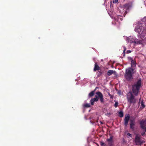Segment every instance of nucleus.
<instances>
[{"mask_svg": "<svg viewBox=\"0 0 146 146\" xmlns=\"http://www.w3.org/2000/svg\"><path fill=\"white\" fill-rule=\"evenodd\" d=\"M141 85V80H139L136 84L132 86V93L129 92L127 96V100L131 104H135L136 102V100L133 94L135 96L138 95L139 91Z\"/></svg>", "mask_w": 146, "mask_h": 146, "instance_id": "nucleus-1", "label": "nucleus"}, {"mask_svg": "<svg viewBox=\"0 0 146 146\" xmlns=\"http://www.w3.org/2000/svg\"><path fill=\"white\" fill-rule=\"evenodd\" d=\"M134 70L131 68H129L126 70L124 74L125 78L126 80L130 82L133 79V74L134 73Z\"/></svg>", "mask_w": 146, "mask_h": 146, "instance_id": "nucleus-2", "label": "nucleus"}, {"mask_svg": "<svg viewBox=\"0 0 146 146\" xmlns=\"http://www.w3.org/2000/svg\"><path fill=\"white\" fill-rule=\"evenodd\" d=\"M96 94L97 95L95 96V98H98L99 99L101 103H104V99L102 93L100 92H97L96 93Z\"/></svg>", "mask_w": 146, "mask_h": 146, "instance_id": "nucleus-3", "label": "nucleus"}, {"mask_svg": "<svg viewBox=\"0 0 146 146\" xmlns=\"http://www.w3.org/2000/svg\"><path fill=\"white\" fill-rule=\"evenodd\" d=\"M113 136L111 135L110 136L109 138L106 139V141L108 142V146H113Z\"/></svg>", "mask_w": 146, "mask_h": 146, "instance_id": "nucleus-4", "label": "nucleus"}, {"mask_svg": "<svg viewBox=\"0 0 146 146\" xmlns=\"http://www.w3.org/2000/svg\"><path fill=\"white\" fill-rule=\"evenodd\" d=\"M135 142L137 145H141L143 143L141 140L140 137L137 135L135 137Z\"/></svg>", "mask_w": 146, "mask_h": 146, "instance_id": "nucleus-5", "label": "nucleus"}, {"mask_svg": "<svg viewBox=\"0 0 146 146\" xmlns=\"http://www.w3.org/2000/svg\"><path fill=\"white\" fill-rule=\"evenodd\" d=\"M130 116L129 114H126L125 115L124 119V124L125 126H127L128 124V121L130 119Z\"/></svg>", "mask_w": 146, "mask_h": 146, "instance_id": "nucleus-6", "label": "nucleus"}, {"mask_svg": "<svg viewBox=\"0 0 146 146\" xmlns=\"http://www.w3.org/2000/svg\"><path fill=\"white\" fill-rule=\"evenodd\" d=\"M140 125L141 128L144 129L146 127V120H141L140 122Z\"/></svg>", "mask_w": 146, "mask_h": 146, "instance_id": "nucleus-7", "label": "nucleus"}, {"mask_svg": "<svg viewBox=\"0 0 146 146\" xmlns=\"http://www.w3.org/2000/svg\"><path fill=\"white\" fill-rule=\"evenodd\" d=\"M113 74L115 75H117L116 72L115 71L112 70H108L107 72V74L108 76H110Z\"/></svg>", "mask_w": 146, "mask_h": 146, "instance_id": "nucleus-8", "label": "nucleus"}, {"mask_svg": "<svg viewBox=\"0 0 146 146\" xmlns=\"http://www.w3.org/2000/svg\"><path fill=\"white\" fill-rule=\"evenodd\" d=\"M100 68L98 65L97 62H95L94 64V68L93 70L94 72H96L97 70H100Z\"/></svg>", "mask_w": 146, "mask_h": 146, "instance_id": "nucleus-9", "label": "nucleus"}, {"mask_svg": "<svg viewBox=\"0 0 146 146\" xmlns=\"http://www.w3.org/2000/svg\"><path fill=\"white\" fill-rule=\"evenodd\" d=\"M99 100L98 98H92L90 100V102L91 105H93L94 104V102H97Z\"/></svg>", "mask_w": 146, "mask_h": 146, "instance_id": "nucleus-10", "label": "nucleus"}, {"mask_svg": "<svg viewBox=\"0 0 146 146\" xmlns=\"http://www.w3.org/2000/svg\"><path fill=\"white\" fill-rule=\"evenodd\" d=\"M132 6V4L131 3H128L125 4L124 5V7L126 8L127 10L129 8H131Z\"/></svg>", "mask_w": 146, "mask_h": 146, "instance_id": "nucleus-11", "label": "nucleus"}, {"mask_svg": "<svg viewBox=\"0 0 146 146\" xmlns=\"http://www.w3.org/2000/svg\"><path fill=\"white\" fill-rule=\"evenodd\" d=\"M141 106L140 108L142 109H143L145 107V102L144 101L142 100L141 103Z\"/></svg>", "mask_w": 146, "mask_h": 146, "instance_id": "nucleus-12", "label": "nucleus"}, {"mask_svg": "<svg viewBox=\"0 0 146 146\" xmlns=\"http://www.w3.org/2000/svg\"><path fill=\"white\" fill-rule=\"evenodd\" d=\"M95 90L96 89H95V90H94L92 91L91 92H90L88 95L90 97H91L93 96L94 95V92Z\"/></svg>", "mask_w": 146, "mask_h": 146, "instance_id": "nucleus-13", "label": "nucleus"}, {"mask_svg": "<svg viewBox=\"0 0 146 146\" xmlns=\"http://www.w3.org/2000/svg\"><path fill=\"white\" fill-rule=\"evenodd\" d=\"M135 125V124L134 123H130V128L132 129H134Z\"/></svg>", "mask_w": 146, "mask_h": 146, "instance_id": "nucleus-14", "label": "nucleus"}, {"mask_svg": "<svg viewBox=\"0 0 146 146\" xmlns=\"http://www.w3.org/2000/svg\"><path fill=\"white\" fill-rule=\"evenodd\" d=\"M119 116L120 117H123V111H121L118 113Z\"/></svg>", "mask_w": 146, "mask_h": 146, "instance_id": "nucleus-15", "label": "nucleus"}, {"mask_svg": "<svg viewBox=\"0 0 146 146\" xmlns=\"http://www.w3.org/2000/svg\"><path fill=\"white\" fill-rule=\"evenodd\" d=\"M84 106L85 108H89L90 106V104L86 103L84 105Z\"/></svg>", "mask_w": 146, "mask_h": 146, "instance_id": "nucleus-16", "label": "nucleus"}, {"mask_svg": "<svg viewBox=\"0 0 146 146\" xmlns=\"http://www.w3.org/2000/svg\"><path fill=\"white\" fill-rule=\"evenodd\" d=\"M100 144L102 146H106V145L103 142H100Z\"/></svg>", "mask_w": 146, "mask_h": 146, "instance_id": "nucleus-17", "label": "nucleus"}, {"mask_svg": "<svg viewBox=\"0 0 146 146\" xmlns=\"http://www.w3.org/2000/svg\"><path fill=\"white\" fill-rule=\"evenodd\" d=\"M118 104V102H115V104L114 105V106L115 108H116Z\"/></svg>", "mask_w": 146, "mask_h": 146, "instance_id": "nucleus-18", "label": "nucleus"}, {"mask_svg": "<svg viewBox=\"0 0 146 146\" xmlns=\"http://www.w3.org/2000/svg\"><path fill=\"white\" fill-rule=\"evenodd\" d=\"M118 0H113V3H116L118 2Z\"/></svg>", "mask_w": 146, "mask_h": 146, "instance_id": "nucleus-19", "label": "nucleus"}, {"mask_svg": "<svg viewBox=\"0 0 146 146\" xmlns=\"http://www.w3.org/2000/svg\"><path fill=\"white\" fill-rule=\"evenodd\" d=\"M135 121L134 120H132V119H131L130 120V123H135Z\"/></svg>", "mask_w": 146, "mask_h": 146, "instance_id": "nucleus-20", "label": "nucleus"}, {"mask_svg": "<svg viewBox=\"0 0 146 146\" xmlns=\"http://www.w3.org/2000/svg\"><path fill=\"white\" fill-rule=\"evenodd\" d=\"M127 135H128L129 136H130L131 137H132L131 135L129 133H127Z\"/></svg>", "mask_w": 146, "mask_h": 146, "instance_id": "nucleus-21", "label": "nucleus"}, {"mask_svg": "<svg viewBox=\"0 0 146 146\" xmlns=\"http://www.w3.org/2000/svg\"><path fill=\"white\" fill-rule=\"evenodd\" d=\"M131 64H133V65H134L135 64L134 61V60H132V61H131Z\"/></svg>", "mask_w": 146, "mask_h": 146, "instance_id": "nucleus-22", "label": "nucleus"}, {"mask_svg": "<svg viewBox=\"0 0 146 146\" xmlns=\"http://www.w3.org/2000/svg\"><path fill=\"white\" fill-rule=\"evenodd\" d=\"M124 50L123 51V54H124V55H125V50H126V48L125 47H124Z\"/></svg>", "mask_w": 146, "mask_h": 146, "instance_id": "nucleus-23", "label": "nucleus"}, {"mask_svg": "<svg viewBox=\"0 0 146 146\" xmlns=\"http://www.w3.org/2000/svg\"><path fill=\"white\" fill-rule=\"evenodd\" d=\"M109 95L110 96V98H113V96L112 95H111L110 94H109Z\"/></svg>", "mask_w": 146, "mask_h": 146, "instance_id": "nucleus-24", "label": "nucleus"}, {"mask_svg": "<svg viewBox=\"0 0 146 146\" xmlns=\"http://www.w3.org/2000/svg\"><path fill=\"white\" fill-rule=\"evenodd\" d=\"M131 52V51L130 50H127V51L126 53L127 54L130 53Z\"/></svg>", "mask_w": 146, "mask_h": 146, "instance_id": "nucleus-25", "label": "nucleus"}, {"mask_svg": "<svg viewBox=\"0 0 146 146\" xmlns=\"http://www.w3.org/2000/svg\"><path fill=\"white\" fill-rule=\"evenodd\" d=\"M141 134L143 136L145 135V132H142L141 133Z\"/></svg>", "mask_w": 146, "mask_h": 146, "instance_id": "nucleus-26", "label": "nucleus"}, {"mask_svg": "<svg viewBox=\"0 0 146 146\" xmlns=\"http://www.w3.org/2000/svg\"><path fill=\"white\" fill-rule=\"evenodd\" d=\"M98 72H99L100 73V74H99V76L100 75H101L102 74V73L101 72V71H99Z\"/></svg>", "mask_w": 146, "mask_h": 146, "instance_id": "nucleus-27", "label": "nucleus"}, {"mask_svg": "<svg viewBox=\"0 0 146 146\" xmlns=\"http://www.w3.org/2000/svg\"><path fill=\"white\" fill-rule=\"evenodd\" d=\"M141 97H140V98L139 99V102H140V101H141Z\"/></svg>", "mask_w": 146, "mask_h": 146, "instance_id": "nucleus-28", "label": "nucleus"}, {"mask_svg": "<svg viewBox=\"0 0 146 146\" xmlns=\"http://www.w3.org/2000/svg\"><path fill=\"white\" fill-rule=\"evenodd\" d=\"M121 93V91H119V92H118V94H120Z\"/></svg>", "mask_w": 146, "mask_h": 146, "instance_id": "nucleus-29", "label": "nucleus"}, {"mask_svg": "<svg viewBox=\"0 0 146 146\" xmlns=\"http://www.w3.org/2000/svg\"><path fill=\"white\" fill-rule=\"evenodd\" d=\"M91 121V122L92 123H93V124L94 123V122H93V121Z\"/></svg>", "mask_w": 146, "mask_h": 146, "instance_id": "nucleus-30", "label": "nucleus"}, {"mask_svg": "<svg viewBox=\"0 0 146 146\" xmlns=\"http://www.w3.org/2000/svg\"><path fill=\"white\" fill-rule=\"evenodd\" d=\"M144 129H145V131L146 132V127Z\"/></svg>", "mask_w": 146, "mask_h": 146, "instance_id": "nucleus-31", "label": "nucleus"}, {"mask_svg": "<svg viewBox=\"0 0 146 146\" xmlns=\"http://www.w3.org/2000/svg\"><path fill=\"white\" fill-rule=\"evenodd\" d=\"M133 42L134 43H136V42H135V41H133Z\"/></svg>", "mask_w": 146, "mask_h": 146, "instance_id": "nucleus-32", "label": "nucleus"}, {"mask_svg": "<svg viewBox=\"0 0 146 146\" xmlns=\"http://www.w3.org/2000/svg\"><path fill=\"white\" fill-rule=\"evenodd\" d=\"M101 124H102V123L101 122Z\"/></svg>", "mask_w": 146, "mask_h": 146, "instance_id": "nucleus-33", "label": "nucleus"}, {"mask_svg": "<svg viewBox=\"0 0 146 146\" xmlns=\"http://www.w3.org/2000/svg\"><path fill=\"white\" fill-rule=\"evenodd\" d=\"M97 145H98V144H97Z\"/></svg>", "mask_w": 146, "mask_h": 146, "instance_id": "nucleus-34", "label": "nucleus"}]
</instances>
